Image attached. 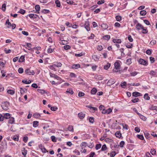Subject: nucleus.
Listing matches in <instances>:
<instances>
[{"label":"nucleus","instance_id":"47","mask_svg":"<svg viewBox=\"0 0 157 157\" xmlns=\"http://www.w3.org/2000/svg\"><path fill=\"white\" fill-rule=\"evenodd\" d=\"M137 137L140 140H143L144 139V137L142 135H137Z\"/></svg>","mask_w":157,"mask_h":157},{"label":"nucleus","instance_id":"33","mask_svg":"<svg viewBox=\"0 0 157 157\" xmlns=\"http://www.w3.org/2000/svg\"><path fill=\"white\" fill-rule=\"evenodd\" d=\"M55 3L56 4V6L59 7L60 6V2L58 0H56L55 1Z\"/></svg>","mask_w":157,"mask_h":157},{"label":"nucleus","instance_id":"48","mask_svg":"<svg viewBox=\"0 0 157 157\" xmlns=\"http://www.w3.org/2000/svg\"><path fill=\"white\" fill-rule=\"evenodd\" d=\"M89 121L90 123H93L94 122V118L91 117H90L89 118Z\"/></svg>","mask_w":157,"mask_h":157},{"label":"nucleus","instance_id":"43","mask_svg":"<svg viewBox=\"0 0 157 157\" xmlns=\"http://www.w3.org/2000/svg\"><path fill=\"white\" fill-rule=\"evenodd\" d=\"M55 65H56V67H60L62 66V64L60 63H56L54 64Z\"/></svg>","mask_w":157,"mask_h":157},{"label":"nucleus","instance_id":"58","mask_svg":"<svg viewBox=\"0 0 157 157\" xmlns=\"http://www.w3.org/2000/svg\"><path fill=\"white\" fill-rule=\"evenodd\" d=\"M54 50V49H52L51 48H49L48 49L47 52L48 53H50L52 52Z\"/></svg>","mask_w":157,"mask_h":157},{"label":"nucleus","instance_id":"5","mask_svg":"<svg viewBox=\"0 0 157 157\" xmlns=\"http://www.w3.org/2000/svg\"><path fill=\"white\" fill-rule=\"evenodd\" d=\"M115 80L113 79H110L107 82V84L109 85L110 86L114 84L115 82Z\"/></svg>","mask_w":157,"mask_h":157},{"label":"nucleus","instance_id":"44","mask_svg":"<svg viewBox=\"0 0 157 157\" xmlns=\"http://www.w3.org/2000/svg\"><path fill=\"white\" fill-rule=\"evenodd\" d=\"M124 144L125 143L124 141H122L120 142V143L119 146L121 147H124Z\"/></svg>","mask_w":157,"mask_h":157},{"label":"nucleus","instance_id":"10","mask_svg":"<svg viewBox=\"0 0 157 157\" xmlns=\"http://www.w3.org/2000/svg\"><path fill=\"white\" fill-rule=\"evenodd\" d=\"M87 146V144L85 142H82L80 145L82 150H83Z\"/></svg>","mask_w":157,"mask_h":157},{"label":"nucleus","instance_id":"38","mask_svg":"<svg viewBox=\"0 0 157 157\" xmlns=\"http://www.w3.org/2000/svg\"><path fill=\"white\" fill-rule=\"evenodd\" d=\"M37 91L38 92L41 93L42 94H43L44 93H46V91L45 90H40V89H38Z\"/></svg>","mask_w":157,"mask_h":157},{"label":"nucleus","instance_id":"17","mask_svg":"<svg viewBox=\"0 0 157 157\" xmlns=\"http://www.w3.org/2000/svg\"><path fill=\"white\" fill-rule=\"evenodd\" d=\"M115 136L118 138H120L121 136V134L120 133V132L119 131H117L115 133Z\"/></svg>","mask_w":157,"mask_h":157},{"label":"nucleus","instance_id":"39","mask_svg":"<svg viewBox=\"0 0 157 157\" xmlns=\"http://www.w3.org/2000/svg\"><path fill=\"white\" fill-rule=\"evenodd\" d=\"M88 147L90 148H93L94 146V144L93 143H90L89 144H87Z\"/></svg>","mask_w":157,"mask_h":157},{"label":"nucleus","instance_id":"62","mask_svg":"<svg viewBox=\"0 0 157 157\" xmlns=\"http://www.w3.org/2000/svg\"><path fill=\"white\" fill-rule=\"evenodd\" d=\"M84 95V93L82 92H79L78 94V96L80 97L83 96Z\"/></svg>","mask_w":157,"mask_h":157},{"label":"nucleus","instance_id":"8","mask_svg":"<svg viewBox=\"0 0 157 157\" xmlns=\"http://www.w3.org/2000/svg\"><path fill=\"white\" fill-rule=\"evenodd\" d=\"M143 27V26L139 23H137L136 25V28L138 30L141 29Z\"/></svg>","mask_w":157,"mask_h":157},{"label":"nucleus","instance_id":"18","mask_svg":"<svg viewBox=\"0 0 157 157\" xmlns=\"http://www.w3.org/2000/svg\"><path fill=\"white\" fill-rule=\"evenodd\" d=\"M113 41L115 43H121V42L120 39H114L113 40Z\"/></svg>","mask_w":157,"mask_h":157},{"label":"nucleus","instance_id":"2","mask_svg":"<svg viewBox=\"0 0 157 157\" xmlns=\"http://www.w3.org/2000/svg\"><path fill=\"white\" fill-rule=\"evenodd\" d=\"M25 73L28 75H33L35 74V72L33 70H31L30 69L28 68L25 70Z\"/></svg>","mask_w":157,"mask_h":157},{"label":"nucleus","instance_id":"50","mask_svg":"<svg viewBox=\"0 0 157 157\" xmlns=\"http://www.w3.org/2000/svg\"><path fill=\"white\" fill-rule=\"evenodd\" d=\"M4 51L6 53L8 54L10 53L11 52V50L10 49L7 50L6 48H5L4 50Z\"/></svg>","mask_w":157,"mask_h":157},{"label":"nucleus","instance_id":"13","mask_svg":"<svg viewBox=\"0 0 157 157\" xmlns=\"http://www.w3.org/2000/svg\"><path fill=\"white\" fill-rule=\"evenodd\" d=\"M80 67V65L79 64H73L72 65V68L78 69Z\"/></svg>","mask_w":157,"mask_h":157},{"label":"nucleus","instance_id":"29","mask_svg":"<svg viewBox=\"0 0 157 157\" xmlns=\"http://www.w3.org/2000/svg\"><path fill=\"white\" fill-rule=\"evenodd\" d=\"M149 74L153 76H155L156 75V72L153 70H151L150 71Z\"/></svg>","mask_w":157,"mask_h":157},{"label":"nucleus","instance_id":"32","mask_svg":"<svg viewBox=\"0 0 157 157\" xmlns=\"http://www.w3.org/2000/svg\"><path fill=\"white\" fill-rule=\"evenodd\" d=\"M67 129L70 131L73 132V126L72 125H69L67 128Z\"/></svg>","mask_w":157,"mask_h":157},{"label":"nucleus","instance_id":"16","mask_svg":"<svg viewBox=\"0 0 157 157\" xmlns=\"http://www.w3.org/2000/svg\"><path fill=\"white\" fill-rule=\"evenodd\" d=\"M35 9L36 10V13H39V11L40 10V6L38 5H36L35 6Z\"/></svg>","mask_w":157,"mask_h":157},{"label":"nucleus","instance_id":"9","mask_svg":"<svg viewBox=\"0 0 157 157\" xmlns=\"http://www.w3.org/2000/svg\"><path fill=\"white\" fill-rule=\"evenodd\" d=\"M114 65L115 69H119L120 64L119 62H115L114 63Z\"/></svg>","mask_w":157,"mask_h":157},{"label":"nucleus","instance_id":"23","mask_svg":"<svg viewBox=\"0 0 157 157\" xmlns=\"http://www.w3.org/2000/svg\"><path fill=\"white\" fill-rule=\"evenodd\" d=\"M22 154L24 156H25L27 154V151L25 147H23L21 150Z\"/></svg>","mask_w":157,"mask_h":157},{"label":"nucleus","instance_id":"27","mask_svg":"<svg viewBox=\"0 0 157 157\" xmlns=\"http://www.w3.org/2000/svg\"><path fill=\"white\" fill-rule=\"evenodd\" d=\"M142 30V33L143 34H146L148 32L147 29H145L144 27H143V28L141 29Z\"/></svg>","mask_w":157,"mask_h":157},{"label":"nucleus","instance_id":"42","mask_svg":"<svg viewBox=\"0 0 157 157\" xmlns=\"http://www.w3.org/2000/svg\"><path fill=\"white\" fill-rule=\"evenodd\" d=\"M116 19L117 21H120L121 19V17L119 15L117 16L116 17Z\"/></svg>","mask_w":157,"mask_h":157},{"label":"nucleus","instance_id":"30","mask_svg":"<svg viewBox=\"0 0 157 157\" xmlns=\"http://www.w3.org/2000/svg\"><path fill=\"white\" fill-rule=\"evenodd\" d=\"M104 39L106 40H108L110 38V36L109 35H106L103 36Z\"/></svg>","mask_w":157,"mask_h":157},{"label":"nucleus","instance_id":"45","mask_svg":"<svg viewBox=\"0 0 157 157\" xmlns=\"http://www.w3.org/2000/svg\"><path fill=\"white\" fill-rule=\"evenodd\" d=\"M152 51L151 49H147L146 50V53L147 54L151 55V53Z\"/></svg>","mask_w":157,"mask_h":157},{"label":"nucleus","instance_id":"55","mask_svg":"<svg viewBox=\"0 0 157 157\" xmlns=\"http://www.w3.org/2000/svg\"><path fill=\"white\" fill-rule=\"evenodd\" d=\"M139 99L138 98H135L134 99H132V101L133 103H136L139 101Z\"/></svg>","mask_w":157,"mask_h":157},{"label":"nucleus","instance_id":"57","mask_svg":"<svg viewBox=\"0 0 157 157\" xmlns=\"http://www.w3.org/2000/svg\"><path fill=\"white\" fill-rule=\"evenodd\" d=\"M18 72L19 73L21 74L23 72V69L22 67H20L18 69Z\"/></svg>","mask_w":157,"mask_h":157},{"label":"nucleus","instance_id":"20","mask_svg":"<svg viewBox=\"0 0 157 157\" xmlns=\"http://www.w3.org/2000/svg\"><path fill=\"white\" fill-rule=\"evenodd\" d=\"M39 122L37 121H35L33 122V126L34 127L36 128L38 125Z\"/></svg>","mask_w":157,"mask_h":157},{"label":"nucleus","instance_id":"25","mask_svg":"<svg viewBox=\"0 0 157 157\" xmlns=\"http://www.w3.org/2000/svg\"><path fill=\"white\" fill-rule=\"evenodd\" d=\"M110 64L109 63H107V64L105 65L104 67V68L105 69L107 70L109 68L110 66Z\"/></svg>","mask_w":157,"mask_h":157},{"label":"nucleus","instance_id":"60","mask_svg":"<svg viewBox=\"0 0 157 157\" xmlns=\"http://www.w3.org/2000/svg\"><path fill=\"white\" fill-rule=\"evenodd\" d=\"M19 12L22 14H24L25 13V11L22 9H21L19 11Z\"/></svg>","mask_w":157,"mask_h":157},{"label":"nucleus","instance_id":"24","mask_svg":"<svg viewBox=\"0 0 157 157\" xmlns=\"http://www.w3.org/2000/svg\"><path fill=\"white\" fill-rule=\"evenodd\" d=\"M50 68L54 71H56V65H55L54 64L50 65Z\"/></svg>","mask_w":157,"mask_h":157},{"label":"nucleus","instance_id":"37","mask_svg":"<svg viewBox=\"0 0 157 157\" xmlns=\"http://www.w3.org/2000/svg\"><path fill=\"white\" fill-rule=\"evenodd\" d=\"M144 99L147 100L149 99L150 97L148 96V94L146 93L144 95Z\"/></svg>","mask_w":157,"mask_h":157},{"label":"nucleus","instance_id":"3","mask_svg":"<svg viewBox=\"0 0 157 157\" xmlns=\"http://www.w3.org/2000/svg\"><path fill=\"white\" fill-rule=\"evenodd\" d=\"M139 62L140 64L144 66H147L148 65L147 62L142 59H139Z\"/></svg>","mask_w":157,"mask_h":157},{"label":"nucleus","instance_id":"63","mask_svg":"<svg viewBox=\"0 0 157 157\" xmlns=\"http://www.w3.org/2000/svg\"><path fill=\"white\" fill-rule=\"evenodd\" d=\"M33 116L35 117H39L40 116V114L36 113L35 114H34L33 115Z\"/></svg>","mask_w":157,"mask_h":157},{"label":"nucleus","instance_id":"6","mask_svg":"<svg viewBox=\"0 0 157 157\" xmlns=\"http://www.w3.org/2000/svg\"><path fill=\"white\" fill-rule=\"evenodd\" d=\"M132 95L134 97H137L138 96H142V94L138 92H133Z\"/></svg>","mask_w":157,"mask_h":157},{"label":"nucleus","instance_id":"51","mask_svg":"<svg viewBox=\"0 0 157 157\" xmlns=\"http://www.w3.org/2000/svg\"><path fill=\"white\" fill-rule=\"evenodd\" d=\"M51 139H52V141L53 142H56V137L55 136H51Z\"/></svg>","mask_w":157,"mask_h":157},{"label":"nucleus","instance_id":"19","mask_svg":"<svg viewBox=\"0 0 157 157\" xmlns=\"http://www.w3.org/2000/svg\"><path fill=\"white\" fill-rule=\"evenodd\" d=\"M20 91L21 94H23L24 93H26L27 92V89H23L22 88H20Z\"/></svg>","mask_w":157,"mask_h":157},{"label":"nucleus","instance_id":"12","mask_svg":"<svg viewBox=\"0 0 157 157\" xmlns=\"http://www.w3.org/2000/svg\"><path fill=\"white\" fill-rule=\"evenodd\" d=\"M8 120V123L10 124H12L14 121V119L13 117H10Z\"/></svg>","mask_w":157,"mask_h":157},{"label":"nucleus","instance_id":"54","mask_svg":"<svg viewBox=\"0 0 157 157\" xmlns=\"http://www.w3.org/2000/svg\"><path fill=\"white\" fill-rule=\"evenodd\" d=\"M58 109V108L57 107H51V109L53 111H55Z\"/></svg>","mask_w":157,"mask_h":157},{"label":"nucleus","instance_id":"14","mask_svg":"<svg viewBox=\"0 0 157 157\" xmlns=\"http://www.w3.org/2000/svg\"><path fill=\"white\" fill-rule=\"evenodd\" d=\"M107 148L105 144L103 145L101 147V150L98 151V152H100V151H103L106 150Z\"/></svg>","mask_w":157,"mask_h":157},{"label":"nucleus","instance_id":"56","mask_svg":"<svg viewBox=\"0 0 157 157\" xmlns=\"http://www.w3.org/2000/svg\"><path fill=\"white\" fill-rule=\"evenodd\" d=\"M32 44L30 43H28L26 44V46L28 48V49L29 50H31V46Z\"/></svg>","mask_w":157,"mask_h":157},{"label":"nucleus","instance_id":"59","mask_svg":"<svg viewBox=\"0 0 157 157\" xmlns=\"http://www.w3.org/2000/svg\"><path fill=\"white\" fill-rule=\"evenodd\" d=\"M131 59H127L126 63H127L128 64H130L132 62H131Z\"/></svg>","mask_w":157,"mask_h":157},{"label":"nucleus","instance_id":"7","mask_svg":"<svg viewBox=\"0 0 157 157\" xmlns=\"http://www.w3.org/2000/svg\"><path fill=\"white\" fill-rule=\"evenodd\" d=\"M78 115L79 118L80 119H83L85 116V114L82 112L78 113Z\"/></svg>","mask_w":157,"mask_h":157},{"label":"nucleus","instance_id":"15","mask_svg":"<svg viewBox=\"0 0 157 157\" xmlns=\"http://www.w3.org/2000/svg\"><path fill=\"white\" fill-rule=\"evenodd\" d=\"M4 118L5 119H7L10 117V115L9 113H6L4 114Z\"/></svg>","mask_w":157,"mask_h":157},{"label":"nucleus","instance_id":"53","mask_svg":"<svg viewBox=\"0 0 157 157\" xmlns=\"http://www.w3.org/2000/svg\"><path fill=\"white\" fill-rule=\"evenodd\" d=\"M128 39L130 42H132L133 41V39L132 38L131 36L130 35L128 36Z\"/></svg>","mask_w":157,"mask_h":157},{"label":"nucleus","instance_id":"4","mask_svg":"<svg viewBox=\"0 0 157 157\" xmlns=\"http://www.w3.org/2000/svg\"><path fill=\"white\" fill-rule=\"evenodd\" d=\"M85 27L87 31H88L90 30V23L88 21H85Z\"/></svg>","mask_w":157,"mask_h":157},{"label":"nucleus","instance_id":"64","mask_svg":"<svg viewBox=\"0 0 157 157\" xmlns=\"http://www.w3.org/2000/svg\"><path fill=\"white\" fill-rule=\"evenodd\" d=\"M145 156L146 157H152V156L149 152H147L146 153Z\"/></svg>","mask_w":157,"mask_h":157},{"label":"nucleus","instance_id":"46","mask_svg":"<svg viewBox=\"0 0 157 157\" xmlns=\"http://www.w3.org/2000/svg\"><path fill=\"white\" fill-rule=\"evenodd\" d=\"M116 153L115 151H112L110 154V156L111 157H114L116 155Z\"/></svg>","mask_w":157,"mask_h":157},{"label":"nucleus","instance_id":"41","mask_svg":"<svg viewBox=\"0 0 157 157\" xmlns=\"http://www.w3.org/2000/svg\"><path fill=\"white\" fill-rule=\"evenodd\" d=\"M41 11L42 13L46 14L48 13L49 12V10H48L44 9Z\"/></svg>","mask_w":157,"mask_h":157},{"label":"nucleus","instance_id":"11","mask_svg":"<svg viewBox=\"0 0 157 157\" xmlns=\"http://www.w3.org/2000/svg\"><path fill=\"white\" fill-rule=\"evenodd\" d=\"M28 16L30 18H36L38 16V15L34 14H30L28 15Z\"/></svg>","mask_w":157,"mask_h":157},{"label":"nucleus","instance_id":"22","mask_svg":"<svg viewBox=\"0 0 157 157\" xmlns=\"http://www.w3.org/2000/svg\"><path fill=\"white\" fill-rule=\"evenodd\" d=\"M101 27L103 29H105L108 28V25L106 24L103 23L101 25Z\"/></svg>","mask_w":157,"mask_h":157},{"label":"nucleus","instance_id":"35","mask_svg":"<svg viewBox=\"0 0 157 157\" xmlns=\"http://www.w3.org/2000/svg\"><path fill=\"white\" fill-rule=\"evenodd\" d=\"M101 144H97L95 146V149L96 150H98L100 149L101 147Z\"/></svg>","mask_w":157,"mask_h":157},{"label":"nucleus","instance_id":"40","mask_svg":"<svg viewBox=\"0 0 157 157\" xmlns=\"http://www.w3.org/2000/svg\"><path fill=\"white\" fill-rule=\"evenodd\" d=\"M144 136L147 139L149 138V136L150 135V134L147 132L146 131L145 132H144Z\"/></svg>","mask_w":157,"mask_h":157},{"label":"nucleus","instance_id":"1","mask_svg":"<svg viewBox=\"0 0 157 157\" xmlns=\"http://www.w3.org/2000/svg\"><path fill=\"white\" fill-rule=\"evenodd\" d=\"M9 105L10 103L7 101L2 102L1 105L2 109L5 110H8L9 109Z\"/></svg>","mask_w":157,"mask_h":157},{"label":"nucleus","instance_id":"36","mask_svg":"<svg viewBox=\"0 0 157 157\" xmlns=\"http://www.w3.org/2000/svg\"><path fill=\"white\" fill-rule=\"evenodd\" d=\"M150 109H151L152 110H155L157 112V106H152L151 107Z\"/></svg>","mask_w":157,"mask_h":157},{"label":"nucleus","instance_id":"21","mask_svg":"<svg viewBox=\"0 0 157 157\" xmlns=\"http://www.w3.org/2000/svg\"><path fill=\"white\" fill-rule=\"evenodd\" d=\"M97 92V90L95 88H93L91 91V94H95Z\"/></svg>","mask_w":157,"mask_h":157},{"label":"nucleus","instance_id":"52","mask_svg":"<svg viewBox=\"0 0 157 157\" xmlns=\"http://www.w3.org/2000/svg\"><path fill=\"white\" fill-rule=\"evenodd\" d=\"M6 24H7L8 25V26L7 27L9 28L10 27L9 26H11V23L9 22V19H8L6 22Z\"/></svg>","mask_w":157,"mask_h":157},{"label":"nucleus","instance_id":"49","mask_svg":"<svg viewBox=\"0 0 157 157\" xmlns=\"http://www.w3.org/2000/svg\"><path fill=\"white\" fill-rule=\"evenodd\" d=\"M150 152L152 155H154L155 154L156 150L155 149H151Z\"/></svg>","mask_w":157,"mask_h":157},{"label":"nucleus","instance_id":"61","mask_svg":"<svg viewBox=\"0 0 157 157\" xmlns=\"http://www.w3.org/2000/svg\"><path fill=\"white\" fill-rule=\"evenodd\" d=\"M144 23L147 25H150V23L149 21L147 20H144Z\"/></svg>","mask_w":157,"mask_h":157},{"label":"nucleus","instance_id":"28","mask_svg":"<svg viewBox=\"0 0 157 157\" xmlns=\"http://www.w3.org/2000/svg\"><path fill=\"white\" fill-rule=\"evenodd\" d=\"M8 93L11 94V95H13V94L15 93V91L13 90H7V91Z\"/></svg>","mask_w":157,"mask_h":157},{"label":"nucleus","instance_id":"31","mask_svg":"<svg viewBox=\"0 0 157 157\" xmlns=\"http://www.w3.org/2000/svg\"><path fill=\"white\" fill-rule=\"evenodd\" d=\"M147 12L145 10H141L140 12V14L141 15L144 16L146 14Z\"/></svg>","mask_w":157,"mask_h":157},{"label":"nucleus","instance_id":"34","mask_svg":"<svg viewBox=\"0 0 157 157\" xmlns=\"http://www.w3.org/2000/svg\"><path fill=\"white\" fill-rule=\"evenodd\" d=\"M66 92L69 93L71 94H72L74 93L72 89H68Z\"/></svg>","mask_w":157,"mask_h":157},{"label":"nucleus","instance_id":"26","mask_svg":"<svg viewBox=\"0 0 157 157\" xmlns=\"http://www.w3.org/2000/svg\"><path fill=\"white\" fill-rule=\"evenodd\" d=\"M24 60H25V57L23 56H22L20 57L18 60V62H22L24 61Z\"/></svg>","mask_w":157,"mask_h":157}]
</instances>
